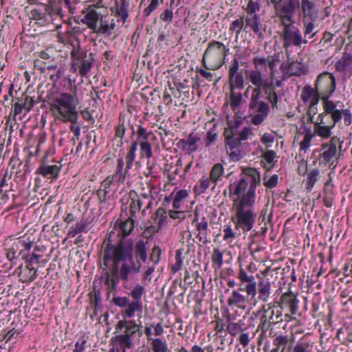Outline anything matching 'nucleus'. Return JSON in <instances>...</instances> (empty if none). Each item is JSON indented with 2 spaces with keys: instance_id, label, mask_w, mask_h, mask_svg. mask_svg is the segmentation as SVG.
<instances>
[{
  "instance_id": "3",
  "label": "nucleus",
  "mask_w": 352,
  "mask_h": 352,
  "mask_svg": "<svg viewBox=\"0 0 352 352\" xmlns=\"http://www.w3.org/2000/svg\"><path fill=\"white\" fill-rule=\"evenodd\" d=\"M148 242L140 240L133 246L131 239L122 238L120 239L118 246L114 247L112 243L107 247L112 250L120 251L127 250L130 253L122 261L123 262L120 267V277L125 289H129L127 283L130 278V274L133 272H140L142 263H145L148 258L147 245Z\"/></svg>"
},
{
  "instance_id": "35",
  "label": "nucleus",
  "mask_w": 352,
  "mask_h": 352,
  "mask_svg": "<svg viewBox=\"0 0 352 352\" xmlns=\"http://www.w3.org/2000/svg\"><path fill=\"white\" fill-rule=\"evenodd\" d=\"M251 133V129L249 127H244L239 134V138L236 140H229V144L230 148L232 149L237 146L241 141L246 140Z\"/></svg>"
},
{
  "instance_id": "28",
  "label": "nucleus",
  "mask_w": 352,
  "mask_h": 352,
  "mask_svg": "<svg viewBox=\"0 0 352 352\" xmlns=\"http://www.w3.org/2000/svg\"><path fill=\"white\" fill-rule=\"evenodd\" d=\"M117 166L114 174L112 175L116 178V182H123L125 180L126 175L130 169L126 166L124 168V159L120 157L117 160Z\"/></svg>"
},
{
  "instance_id": "2",
  "label": "nucleus",
  "mask_w": 352,
  "mask_h": 352,
  "mask_svg": "<svg viewBox=\"0 0 352 352\" xmlns=\"http://www.w3.org/2000/svg\"><path fill=\"white\" fill-rule=\"evenodd\" d=\"M142 314V302L141 300L129 302L126 309L122 314L124 318L119 320L115 325L113 336L111 339V343L119 346L122 352H126V349H131L135 346L136 340L143 335L141 326L136 324L135 320H126V318H132L135 313Z\"/></svg>"
},
{
  "instance_id": "20",
  "label": "nucleus",
  "mask_w": 352,
  "mask_h": 352,
  "mask_svg": "<svg viewBox=\"0 0 352 352\" xmlns=\"http://www.w3.org/2000/svg\"><path fill=\"white\" fill-rule=\"evenodd\" d=\"M261 311L263 312L262 316L268 320V322H271L274 324L283 321L282 311H275L274 305H272V303L263 305Z\"/></svg>"
},
{
  "instance_id": "24",
  "label": "nucleus",
  "mask_w": 352,
  "mask_h": 352,
  "mask_svg": "<svg viewBox=\"0 0 352 352\" xmlns=\"http://www.w3.org/2000/svg\"><path fill=\"white\" fill-rule=\"evenodd\" d=\"M283 71H287L289 76H301L305 74L306 68L302 63L298 61L289 62L288 64L283 63L280 65Z\"/></svg>"
},
{
  "instance_id": "53",
  "label": "nucleus",
  "mask_w": 352,
  "mask_h": 352,
  "mask_svg": "<svg viewBox=\"0 0 352 352\" xmlns=\"http://www.w3.org/2000/svg\"><path fill=\"white\" fill-rule=\"evenodd\" d=\"M145 292V289L143 285L138 284L132 289L130 293V296L133 300H141L142 296Z\"/></svg>"
},
{
  "instance_id": "62",
  "label": "nucleus",
  "mask_w": 352,
  "mask_h": 352,
  "mask_svg": "<svg viewBox=\"0 0 352 352\" xmlns=\"http://www.w3.org/2000/svg\"><path fill=\"white\" fill-rule=\"evenodd\" d=\"M314 135L311 134L310 131H308L304 136L303 140L300 143V147L301 151H304L306 152V151L308 149V148L311 145V140L313 138Z\"/></svg>"
},
{
  "instance_id": "40",
  "label": "nucleus",
  "mask_w": 352,
  "mask_h": 352,
  "mask_svg": "<svg viewBox=\"0 0 352 352\" xmlns=\"http://www.w3.org/2000/svg\"><path fill=\"white\" fill-rule=\"evenodd\" d=\"M188 196V192L186 190H179L175 192L173 198V207L175 209H179L182 207V201Z\"/></svg>"
},
{
  "instance_id": "49",
  "label": "nucleus",
  "mask_w": 352,
  "mask_h": 352,
  "mask_svg": "<svg viewBox=\"0 0 352 352\" xmlns=\"http://www.w3.org/2000/svg\"><path fill=\"white\" fill-rule=\"evenodd\" d=\"M279 20L280 21V24L283 26V30H287L290 28L295 26L294 16H287V15H277Z\"/></svg>"
},
{
  "instance_id": "50",
  "label": "nucleus",
  "mask_w": 352,
  "mask_h": 352,
  "mask_svg": "<svg viewBox=\"0 0 352 352\" xmlns=\"http://www.w3.org/2000/svg\"><path fill=\"white\" fill-rule=\"evenodd\" d=\"M288 343V338L286 336H278L273 341V344L276 346L272 352H278L280 347H285Z\"/></svg>"
},
{
  "instance_id": "38",
  "label": "nucleus",
  "mask_w": 352,
  "mask_h": 352,
  "mask_svg": "<svg viewBox=\"0 0 352 352\" xmlns=\"http://www.w3.org/2000/svg\"><path fill=\"white\" fill-rule=\"evenodd\" d=\"M295 12V3L293 0H290L287 3L283 6H280L278 10L276 11L277 15L294 16Z\"/></svg>"
},
{
  "instance_id": "60",
  "label": "nucleus",
  "mask_w": 352,
  "mask_h": 352,
  "mask_svg": "<svg viewBox=\"0 0 352 352\" xmlns=\"http://www.w3.org/2000/svg\"><path fill=\"white\" fill-rule=\"evenodd\" d=\"M262 157L268 164L272 165L274 162H276L275 159L278 157L275 151L272 150H267L263 153Z\"/></svg>"
},
{
  "instance_id": "25",
  "label": "nucleus",
  "mask_w": 352,
  "mask_h": 352,
  "mask_svg": "<svg viewBox=\"0 0 352 352\" xmlns=\"http://www.w3.org/2000/svg\"><path fill=\"white\" fill-rule=\"evenodd\" d=\"M245 28L250 27L253 32L258 36L259 38L263 36L262 33V23L258 14L252 16H244Z\"/></svg>"
},
{
  "instance_id": "5",
  "label": "nucleus",
  "mask_w": 352,
  "mask_h": 352,
  "mask_svg": "<svg viewBox=\"0 0 352 352\" xmlns=\"http://www.w3.org/2000/svg\"><path fill=\"white\" fill-rule=\"evenodd\" d=\"M74 96L69 93H62L56 98L51 104V109L56 120L64 123L71 122L70 130L77 139L80 135V127L76 124L78 113Z\"/></svg>"
},
{
  "instance_id": "44",
  "label": "nucleus",
  "mask_w": 352,
  "mask_h": 352,
  "mask_svg": "<svg viewBox=\"0 0 352 352\" xmlns=\"http://www.w3.org/2000/svg\"><path fill=\"white\" fill-rule=\"evenodd\" d=\"M210 177H201L199 180V184L195 186V192L198 195L203 194L209 188L211 182Z\"/></svg>"
},
{
  "instance_id": "23",
  "label": "nucleus",
  "mask_w": 352,
  "mask_h": 352,
  "mask_svg": "<svg viewBox=\"0 0 352 352\" xmlns=\"http://www.w3.org/2000/svg\"><path fill=\"white\" fill-rule=\"evenodd\" d=\"M301 10L303 14L302 19L316 21L318 18V10L314 1L310 0H302Z\"/></svg>"
},
{
  "instance_id": "10",
  "label": "nucleus",
  "mask_w": 352,
  "mask_h": 352,
  "mask_svg": "<svg viewBox=\"0 0 352 352\" xmlns=\"http://www.w3.org/2000/svg\"><path fill=\"white\" fill-rule=\"evenodd\" d=\"M71 57L72 59V67L74 72L78 69V74L82 77H87L93 67L94 54L93 53L87 54L86 52L79 50L78 48H74L71 52Z\"/></svg>"
},
{
  "instance_id": "17",
  "label": "nucleus",
  "mask_w": 352,
  "mask_h": 352,
  "mask_svg": "<svg viewBox=\"0 0 352 352\" xmlns=\"http://www.w3.org/2000/svg\"><path fill=\"white\" fill-rule=\"evenodd\" d=\"M34 104L35 101L32 97L23 95L21 97L16 98V101L13 105V109L10 114H12L14 119H15V117L21 113L23 109L29 112L33 108Z\"/></svg>"
},
{
  "instance_id": "11",
  "label": "nucleus",
  "mask_w": 352,
  "mask_h": 352,
  "mask_svg": "<svg viewBox=\"0 0 352 352\" xmlns=\"http://www.w3.org/2000/svg\"><path fill=\"white\" fill-rule=\"evenodd\" d=\"M135 219V218L129 217L126 221L120 222L119 226H117L116 223L109 232L107 239L104 241L103 245L108 246L112 243L114 247L117 248L120 239L122 238L127 239L126 236L133 230Z\"/></svg>"
},
{
  "instance_id": "64",
  "label": "nucleus",
  "mask_w": 352,
  "mask_h": 352,
  "mask_svg": "<svg viewBox=\"0 0 352 352\" xmlns=\"http://www.w3.org/2000/svg\"><path fill=\"white\" fill-rule=\"evenodd\" d=\"M329 338L328 333H321L320 344L324 352H329L330 350Z\"/></svg>"
},
{
  "instance_id": "15",
  "label": "nucleus",
  "mask_w": 352,
  "mask_h": 352,
  "mask_svg": "<svg viewBox=\"0 0 352 352\" xmlns=\"http://www.w3.org/2000/svg\"><path fill=\"white\" fill-rule=\"evenodd\" d=\"M280 37L283 47L285 49L292 46L300 47L302 43H307V40L302 38L300 30L296 25L287 30H283Z\"/></svg>"
},
{
  "instance_id": "47",
  "label": "nucleus",
  "mask_w": 352,
  "mask_h": 352,
  "mask_svg": "<svg viewBox=\"0 0 352 352\" xmlns=\"http://www.w3.org/2000/svg\"><path fill=\"white\" fill-rule=\"evenodd\" d=\"M211 259L214 267H221L223 264V253L219 248L214 249Z\"/></svg>"
},
{
  "instance_id": "21",
  "label": "nucleus",
  "mask_w": 352,
  "mask_h": 352,
  "mask_svg": "<svg viewBox=\"0 0 352 352\" xmlns=\"http://www.w3.org/2000/svg\"><path fill=\"white\" fill-rule=\"evenodd\" d=\"M201 140L200 138L197 135H195L193 133H191L187 140L182 139L180 140L177 146L182 149L183 151H187L188 154L195 152L197 148V142Z\"/></svg>"
},
{
  "instance_id": "18",
  "label": "nucleus",
  "mask_w": 352,
  "mask_h": 352,
  "mask_svg": "<svg viewBox=\"0 0 352 352\" xmlns=\"http://www.w3.org/2000/svg\"><path fill=\"white\" fill-rule=\"evenodd\" d=\"M239 289L233 290L227 300L228 305L245 310L249 302L248 295H243Z\"/></svg>"
},
{
  "instance_id": "37",
  "label": "nucleus",
  "mask_w": 352,
  "mask_h": 352,
  "mask_svg": "<svg viewBox=\"0 0 352 352\" xmlns=\"http://www.w3.org/2000/svg\"><path fill=\"white\" fill-rule=\"evenodd\" d=\"M196 228L199 232L197 237L199 241H202L204 239L206 238L208 230V222L205 218H202L201 221L197 223Z\"/></svg>"
},
{
  "instance_id": "39",
  "label": "nucleus",
  "mask_w": 352,
  "mask_h": 352,
  "mask_svg": "<svg viewBox=\"0 0 352 352\" xmlns=\"http://www.w3.org/2000/svg\"><path fill=\"white\" fill-rule=\"evenodd\" d=\"M352 63V55L344 53L342 57L336 63V68L339 72L346 69Z\"/></svg>"
},
{
  "instance_id": "22",
  "label": "nucleus",
  "mask_w": 352,
  "mask_h": 352,
  "mask_svg": "<svg viewBox=\"0 0 352 352\" xmlns=\"http://www.w3.org/2000/svg\"><path fill=\"white\" fill-rule=\"evenodd\" d=\"M129 0H116L115 1V15L120 21L124 24L129 16Z\"/></svg>"
},
{
  "instance_id": "48",
  "label": "nucleus",
  "mask_w": 352,
  "mask_h": 352,
  "mask_svg": "<svg viewBox=\"0 0 352 352\" xmlns=\"http://www.w3.org/2000/svg\"><path fill=\"white\" fill-rule=\"evenodd\" d=\"M321 124L322 121L320 123L315 124L314 131L318 135L322 138H328L330 137V127L328 126L321 125Z\"/></svg>"
},
{
  "instance_id": "56",
  "label": "nucleus",
  "mask_w": 352,
  "mask_h": 352,
  "mask_svg": "<svg viewBox=\"0 0 352 352\" xmlns=\"http://www.w3.org/2000/svg\"><path fill=\"white\" fill-rule=\"evenodd\" d=\"M226 330L230 335L236 336L242 331V326L238 322H230L226 327Z\"/></svg>"
},
{
  "instance_id": "58",
  "label": "nucleus",
  "mask_w": 352,
  "mask_h": 352,
  "mask_svg": "<svg viewBox=\"0 0 352 352\" xmlns=\"http://www.w3.org/2000/svg\"><path fill=\"white\" fill-rule=\"evenodd\" d=\"M130 301V299L129 297L126 296H114L112 299V303H113L116 306H118L120 308H124L126 309L127 305L129 304V302Z\"/></svg>"
},
{
  "instance_id": "14",
  "label": "nucleus",
  "mask_w": 352,
  "mask_h": 352,
  "mask_svg": "<svg viewBox=\"0 0 352 352\" xmlns=\"http://www.w3.org/2000/svg\"><path fill=\"white\" fill-rule=\"evenodd\" d=\"M315 89L319 94H322V100L324 109L327 113H330V102L329 96L330 94V73L324 72L320 74L316 80Z\"/></svg>"
},
{
  "instance_id": "33",
  "label": "nucleus",
  "mask_w": 352,
  "mask_h": 352,
  "mask_svg": "<svg viewBox=\"0 0 352 352\" xmlns=\"http://www.w3.org/2000/svg\"><path fill=\"white\" fill-rule=\"evenodd\" d=\"M314 342L308 340L306 338H302L294 346L292 352H311Z\"/></svg>"
},
{
  "instance_id": "26",
  "label": "nucleus",
  "mask_w": 352,
  "mask_h": 352,
  "mask_svg": "<svg viewBox=\"0 0 352 352\" xmlns=\"http://www.w3.org/2000/svg\"><path fill=\"white\" fill-rule=\"evenodd\" d=\"M58 41L63 44H70L73 49L79 48L80 43L74 33L72 30H67L65 32H58L57 34Z\"/></svg>"
},
{
  "instance_id": "63",
  "label": "nucleus",
  "mask_w": 352,
  "mask_h": 352,
  "mask_svg": "<svg viewBox=\"0 0 352 352\" xmlns=\"http://www.w3.org/2000/svg\"><path fill=\"white\" fill-rule=\"evenodd\" d=\"M343 109H336V104L331 101V119L334 123L339 122L342 118Z\"/></svg>"
},
{
  "instance_id": "30",
  "label": "nucleus",
  "mask_w": 352,
  "mask_h": 352,
  "mask_svg": "<svg viewBox=\"0 0 352 352\" xmlns=\"http://www.w3.org/2000/svg\"><path fill=\"white\" fill-rule=\"evenodd\" d=\"M228 76L230 89H242L244 87V78L242 72L230 74Z\"/></svg>"
},
{
  "instance_id": "13",
  "label": "nucleus",
  "mask_w": 352,
  "mask_h": 352,
  "mask_svg": "<svg viewBox=\"0 0 352 352\" xmlns=\"http://www.w3.org/2000/svg\"><path fill=\"white\" fill-rule=\"evenodd\" d=\"M298 300L296 296L291 292H288L282 294L278 307L280 308V311H285V321L289 322L295 318L298 306Z\"/></svg>"
},
{
  "instance_id": "27",
  "label": "nucleus",
  "mask_w": 352,
  "mask_h": 352,
  "mask_svg": "<svg viewBox=\"0 0 352 352\" xmlns=\"http://www.w3.org/2000/svg\"><path fill=\"white\" fill-rule=\"evenodd\" d=\"M60 171V166L57 165H44L36 170V173L50 179H56Z\"/></svg>"
},
{
  "instance_id": "6",
  "label": "nucleus",
  "mask_w": 352,
  "mask_h": 352,
  "mask_svg": "<svg viewBox=\"0 0 352 352\" xmlns=\"http://www.w3.org/2000/svg\"><path fill=\"white\" fill-rule=\"evenodd\" d=\"M129 253L127 250L115 252L107 246L104 247L103 270L106 272L104 273L103 278L109 295L110 293L114 294L117 290L118 285L121 280L119 264L126 255H129Z\"/></svg>"
},
{
  "instance_id": "46",
  "label": "nucleus",
  "mask_w": 352,
  "mask_h": 352,
  "mask_svg": "<svg viewBox=\"0 0 352 352\" xmlns=\"http://www.w3.org/2000/svg\"><path fill=\"white\" fill-rule=\"evenodd\" d=\"M87 226V223L83 220L78 222L74 226L70 228L68 236L71 237L76 236L78 233L84 232Z\"/></svg>"
},
{
  "instance_id": "51",
  "label": "nucleus",
  "mask_w": 352,
  "mask_h": 352,
  "mask_svg": "<svg viewBox=\"0 0 352 352\" xmlns=\"http://www.w3.org/2000/svg\"><path fill=\"white\" fill-rule=\"evenodd\" d=\"M136 133L138 135L136 142H138V143L140 142L148 141V137L151 134V131L148 132L147 129L142 125L138 126Z\"/></svg>"
},
{
  "instance_id": "8",
  "label": "nucleus",
  "mask_w": 352,
  "mask_h": 352,
  "mask_svg": "<svg viewBox=\"0 0 352 352\" xmlns=\"http://www.w3.org/2000/svg\"><path fill=\"white\" fill-rule=\"evenodd\" d=\"M260 183V173L256 168H243L240 180L236 184H230L229 190L236 197L256 199V190Z\"/></svg>"
},
{
  "instance_id": "59",
  "label": "nucleus",
  "mask_w": 352,
  "mask_h": 352,
  "mask_svg": "<svg viewBox=\"0 0 352 352\" xmlns=\"http://www.w3.org/2000/svg\"><path fill=\"white\" fill-rule=\"evenodd\" d=\"M163 0H151V3L148 7H146L144 11L143 14L145 16L148 17L151 15V14L157 9L160 3H162Z\"/></svg>"
},
{
  "instance_id": "57",
  "label": "nucleus",
  "mask_w": 352,
  "mask_h": 352,
  "mask_svg": "<svg viewBox=\"0 0 352 352\" xmlns=\"http://www.w3.org/2000/svg\"><path fill=\"white\" fill-rule=\"evenodd\" d=\"M162 250L159 245H155L150 254V260L153 262L154 265L157 264L161 259Z\"/></svg>"
},
{
  "instance_id": "43",
  "label": "nucleus",
  "mask_w": 352,
  "mask_h": 352,
  "mask_svg": "<svg viewBox=\"0 0 352 352\" xmlns=\"http://www.w3.org/2000/svg\"><path fill=\"white\" fill-rule=\"evenodd\" d=\"M140 146V156L142 158L150 159L153 156L151 144L148 141L138 142Z\"/></svg>"
},
{
  "instance_id": "42",
  "label": "nucleus",
  "mask_w": 352,
  "mask_h": 352,
  "mask_svg": "<svg viewBox=\"0 0 352 352\" xmlns=\"http://www.w3.org/2000/svg\"><path fill=\"white\" fill-rule=\"evenodd\" d=\"M152 349L153 352H170L166 342L160 338L153 339Z\"/></svg>"
},
{
  "instance_id": "54",
  "label": "nucleus",
  "mask_w": 352,
  "mask_h": 352,
  "mask_svg": "<svg viewBox=\"0 0 352 352\" xmlns=\"http://www.w3.org/2000/svg\"><path fill=\"white\" fill-rule=\"evenodd\" d=\"M315 93V88L313 89L310 85H306L302 89L301 98L304 102H307L310 100L311 98L314 96Z\"/></svg>"
},
{
  "instance_id": "1",
  "label": "nucleus",
  "mask_w": 352,
  "mask_h": 352,
  "mask_svg": "<svg viewBox=\"0 0 352 352\" xmlns=\"http://www.w3.org/2000/svg\"><path fill=\"white\" fill-rule=\"evenodd\" d=\"M252 64L254 69L245 72L247 80L254 86L252 91L249 109L252 123L254 125H259L266 119L270 112L268 103L261 100L262 87L267 88L270 83L265 80L267 61L264 60V57L254 56L252 59Z\"/></svg>"
},
{
  "instance_id": "12",
  "label": "nucleus",
  "mask_w": 352,
  "mask_h": 352,
  "mask_svg": "<svg viewBox=\"0 0 352 352\" xmlns=\"http://www.w3.org/2000/svg\"><path fill=\"white\" fill-rule=\"evenodd\" d=\"M264 60L267 61V71L265 72V80L270 83V85L266 87H262L265 93L267 95V99L272 104L273 109L277 107L278 96L273 87V81L275 77V68L278 62V58L275 56H267L264 57Z\"/></svg>"
},
{
  "instance_id": "41",
  "label": "nucleus",
  "mask_w": 352,
  "mask_h": 352,
  "mask_svg": "<svg viewBox=\"0 0 352 352\" xmlns=\"http://www.w3.org/2000/svg\"><path fill=\"white\" fill-rule=\"evenodd\" d=\"M245 26V19L244 16H241L239 19H236L234 21L231 23L229 28V32L230 34H232L233 32H236V36H238L241 32V30L243 29Z\"/></svg>"
},
{
  "instance_id": "29",
  "label": "nucleus",
  "mask_w": 352,
  "mask_h": 352,
  "mask_svg": "<svg viewBox=\"0 0 352 352\" xmlns=\"http://www.w3.org/2000/svg\"><path fill=\"white\" fill-rule=\"evenodd\" d=\"M168 217V212L167 213L164 208L160 207L157 209L153 216L154 223L159 226V228H162L167 225Z\"/></svg>"
},
{
  "instance_id": "7",
  "label": "nucleus",
  "mask_w": 352,
  "mask_h": 352,
  "mask_svg": "<svg viewBox=\"0 0 352 352\" xmlns=\"http://www.w3.org/2000/svg\"><path fill=\"white\" fill-rule=\"evenodd\" d=\"M237 278L239 280L238 289L245 292L248 296L254 298L258 293L259 300L264 302L269 300L272 286L268 279L261 278L257 283L255 276L252 274H248L242 267H240Z\"/></svg>"
},
{
  "instance_id": "52",
  "label": "nucleus",
  "mask_w": 352,
  "mask_h": 352,
  "mask_svg": "<svg viewBox=\"0 0 352 352\" xmlns=\"http://www.w3.org/2000/svg\"><path fill=\"white\" fill-rule=\"evenodd\" d=\"M223 232V240L228 243H231L236 237V233L230 225L224 226Z\"/></svg>"
},
{
  "instance_id": "36",
  "label": "nucleus",
  "mask_w": 352,
  "mask_h": 352,
  "mask_svg": "<svg viewBox=\"0 0 352 352\" xmlns=\"http://www.w3.org/2000/svg\"><path fill=\"white\" fill-rule=\"evenodd\" d=\"M137 148L138 142H133L126 155V164L127 169H131L133 166L136 156Z\"/></svg>"
},
{
  "instance_id": "61",
  "label": "nucleus",
  "mask_w": 352,
  "mask_h": 352,
  "mask_svg": "<svg viewBox=\"0 0 352 352\" xmlns=\"http://www.w3.org/2000/svg\"><path fill=\"white\" fill-rule=\"evenodd\" d=\"M278 177L277 175H272L269 179L265 177L263 179V185L269 189L276 187L278 184Z\"/></svg>"
},
{
  "instance_id": "31",
  "label": "nucleus",
  "mask_w": 352,
  "mask_h": 352,
  "mask_svg": "<svg viewBox=\"0 0 352 352\" xmlns=\"http://www.w3.org/2000/svg\"><path fill=\"white\" fill-rule=\"evenodd\" d=\"M323 151L320 153L318 158L319 167L321 168H330V146L327 144L322 145Z\"/></svg>"
},
{
  "instance_id": "45",
  "label": "nucleus",
  "mask_w": 352,
  "mask_h": 352,
  "mask_svg": "<svg viewBox=\"0 0 352 352\" xmlns=\"http://www.w3.org/2000/svg\"><path fill=\"white\" fill-rule=\"evenodd\" d=\"M230 106L233 111H235L240 105L242 101V94L234 91V89H230Z\"/></svg>"
},
{
  "instance_id": "32",
  "label": "nucleus",
  "mask_w": 352,
  "mask_h": 352,
  "mask_svg": "<svg viewBox=\"0 0 352 352\" xmlns=\"http://www.w3.org/2000/svg\"><path fill=\"white\" fill-rule=\"evenodd\" d=\"M223 170L224 168L220 163H217L212 167V169L210 172V177L212 182L214 184V188L217 184L218 182L221 179Z\"/></svg>"
},
{
  "instance_id": "55",
  "label": "nucleus",
  "mask_w": 352,
  "mask_h": 352,
  "mask_svg": "<svg viewBox=\"0 0 352 352\" xmlns=\"http://www.w3.org/2000/svg\"><path fill=\"white\" fill-rule=\"evenodd\" d=\"M260 10L259 4L254 1L253 0H249L247 7L245 8V11L247 13V16H252L254 14H257L256 12Z\"/></svg>"
},
{
  "instance_id": "4",
  "label": "nucleus",
  "mask_w": 352,
  "mask_h": 352,
  "mask_svg": "<svg viewBox=\"0 0 352 352\" xmlns=\"http://www.w3.org/2000/svg\"><path fill=\"white\" fill-rule=\"evenodd\" d=\"M255 202L254 199L243 197L233 199L231 221L234 224L235 230L246 234L254 228L257 218Z\"/></svg>"
},
{
  "instance_id": "34",
  "label": "nucleus",
  "mask_w": 352,
  "mask_h": 352,
  "mask_svg": "<svg viewBox=\"0 0 352 352\" xmlns=\"http://www.w3.org/2000/svg\"><path fill=\"white\" fill-rule=\"evenodd\" d=\"M316 21L314 20H307V19H302V23L304 25V38L307 39L313 38L315 34H316V32H314V28H315V23Z\"/></svg>"
},
{
  "instance_id": "19",
  "label": "nucleus",
  "mask_w": 352,
  "mask_h": 352,
  "mask_svg": "<svg viewBox=\"0 0 352 352\" xmlns=\"http://www.w3.org/2000/svg\"><path fill=\"white\" fill-rule=\"evenodd\" d=\"M102 16L103 15L98 12L94 8H89L87 10L83 18L81 19V22L85 24L87 28L94 33Z\"/></svg>"
},
{
  "instance_id": "9",
  "label": "nucleus",
  "mask_w": 352,
  "mask_h": 352,
  "mask_svg": "<svg viewBox=\"0 0 352 352\" xmlns=\"http://www.w3.org/2000/svg\"><path fill=\"white\" fill-rule=\"evenodd\" d=\"M229 48L218 41H210L203 54L202 64L208 70H217L225 63L229 53Z\"/></svg>"
},
{
  "instance_id": "16",
  "label": "nucleus",
  "mask_w": 352,
  "mask_h": 352,
  "mask_svg": "<svg viewBox=\"0 0 352 352\" xmlns=\"http://www.w3.org/2000/svg\"><path fill=\"white\" fill-rule=\"evenodd\" d=\"M94 33L104 37L110 36L114 34V37H116L118 35V33L116 30L115 20L113 19H109L107 16H102Z\"/></svg>"
}]
</instances>
